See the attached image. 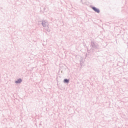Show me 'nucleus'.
Masks as SVG:
<instances>
[{
    "mask_svg": "<svg viewBox=\"0 0 128 128\" xmlns=\"http://www.w3.org/2000/svg\"><path fill=\"white\" fill-rule=\"evenodd\" d=\"M92 9L94 10L96 12H98V14L100 13V10H98V8H97L96 7H93L92 8Z\"/></svg>",
    "mask_w": 128,
    "mask_h": 128,
    "instance_id": "1",
    "label": "nucleus"
},
{
    "mask_svg": "<svg viewBox=\"0 0 128 128\" xmlns=\"http://www.w3.org/2000/svg\"><path fill=\"white\" fill-rule=\"evenodd\" d=\"M16 84H20L22 82L21 79L18 80L17 81H16Z\"/></svg>",
    "mask_w": 128,
    "mask_h": 128,
    "instance_id": "2",
    "label": "nucleus"
},
{
    "mask_svg": "<svg viewBox=\"0 0 128 128\" xmlns=\"http://www.w3.org/2000/svg\"><path fill=\"white\" fill-rule=\"evenodd\" d=\"M70 82L69 80L65 79L64 80V82Z\"/></svg>",
    "mask_w": 128,
    "mask_h": 128,
    "instance_id": "3",
    "label": "nucleus"
}]
</instances>
